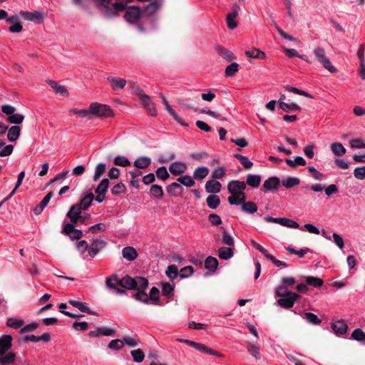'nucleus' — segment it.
I'll use <instances>...</instances> for the list:
<instances>
[{
	"label": "nucleus",
	"instance_id": "nucleus-1",
	"mask_svg": "<svg viewBox=\"0 0 365 365\" xmlns=\"http://www.w3.org/2000/svg\"><path fill=\"white\" fill-rule=\"evenodd\" d=\"M112 277L118 285L124 289L137 290L138 292L140 289H147L148 287V280L143 277L133 278L129 275H125L122 279H119L117 274H113Z\"/></svg>",
	"mask_w": 365,
	"mask_h": 365
},
{
	"label": "nucleus",
	"instance_id": "nucleus-2",
	"mask_svg": "<svg viewBox=\"0 0 365 365\" xmlns=\"http://www.w3.org/2000/svg\"><path fill=\"white\" fill-rule=\"evenodd\" d=\"M98 7L102 8L104 14L107 17H113L118 16V13L124 11L126 8V4L122 1H116L109 5L111 0H95ZM133 0H127L128 2H131Z\"/></svg>",
	"mask_w": 365,
	"mask_h": 365
},
{
	"label": "nucleus",
	"instance_id": "nucleus-3",
	"mask_svg": "<svg viewBox=\"0 0 365 365\" xmlns=\"http://www.w3.org/2000/svg\"><path fill=\"white\" fill-rule=\"evenodd\" d=\"M146 289H140L133 294V297L137 301L144 304H149L150 301L153 302V304H158L160 299V291L156 287H153L150 291L149 295L145 292Z\"/></svg>",
	"mask_w": 365,
	"mask_h": 365
},
{
	"label": "nucleus",
	"instance_id": "nucleus-4",
	"mask_svg": "<svg viewBox=\"0 0 365 365\" xmlns=\"http://www.w3.org/2000/svg\"><path fill=\"white\" fill-rule=\"evenodd\" d=\"M314 54L317 60L331 73H336V68L331 64L329 59L325 56L324 48L317 47L314 49Z\"/></svg>",
	"mask_w": 365,
	"mask_h": 365
},
{
	"label": "nucleus",
	"instance_id": "nucleus-5",
	"mask_svg": "<svg viewBox=\"0 0 365 365\" xmlns=\"http://www.w3.org/2000/svg\"><path fill=\"white\" fill-rule=\"evenodd\" d=\"M89 108L91 110V115H95L98 117L105 118H108L113 115V110L107 105L93 103L90 105Z\"/></svg>",
	"mask_w": 365,
	"mask_h": 365
},
{
	"label": "nucleus",
	"instance_id": "nucleus-6",
	"mask_svg": "<svg viewBox=\"0 0 365 365\" xmlns=\"http://www.w3.org/2000/svg\"><path fill=\"white\" fill-rule=\"evenodd\" d=\"M301 298L299 294L295 292H289L288 295L284 297H279V299L277 301L279 306L284 309H290L293 307L295 302Z\"/></svg>",
	"mask_w": 365,
	"mask_h": 365
},
{
	"label": "nucleus",
	"instance_id": "nucleus-7",
	"mask_svg": "<svg viewBox=\"0 0 365 365\" xmlns=\"http://www.w3.org/2000/svg\"><path fill=\"white\" fill-rule=\"evenodd\" d=\"M124 15L125 19L131 24L136 23L141 17L142 11L138 6H127Z\"/></svg>",
	"mask_w": 365,
	"mask_h": 365
},
{
	"label": "nucleus",
	"instance_id": "nucleus-8",
	"mask_svg": "<svg viewBox=\"0 0 365 365\" xmlns=\"http://www.w3.org/2000/svg\"><path fill=\"white\" fill-rule=\"evenodd\" d=\"M264 220L267 222L278 223L287 227L299 228V225L297 222L285 217L275 218L270 216H266L264 217Z\"/></svg>",
	"mask_w": 365,
	"mask_h": 365
},
{
	"label": "nucleus",
	"instance_id": "nucleus-9",
	"mask_svg": "<svg viewBox=\"0 0 365 365\" xmlns=\"http://www.w3.org/2000/svg\"><path fill=\"white\" fill-rule=\"evenodd\" d=\"M281 184L280 179L277 177L273 176L270 177L266 180H264L262 187V191H272L277 190Z\"/></svg>",
	"mask_w": 365,
	"mask_h": 365
},
{
	"label": "nucleus",
	"instance_id": "nucleus-10",
	"mask_svg": "<svg viewBox=\"0 0 365 365\" xmlns=\"http://www.w3.org/2000/svg\"><path fill=\"white\" fill-rule=\"evenodd\" d=\"M240 10L239 5L237 4H233L232 5V11L229 13L227 15L226 21L227 24L229 29H235L237 26V24L235 21L237 16L238 15V12Z\"/></svg>",
	"mask_w": 365,
	"mask_h": 365
},
{
	"label": "nucleus",
	"instance_id": "nucleus-11",
	"mask_svg": "<svg viewBox=\"0 0 365 365\" xmlns=\"http://www.w3.org/2000/svg\"><path fill=\"white\" fill-rule=\"evenodd\" d=\"M160 98L162 100V103L165 106L166 110L170 113V115L175 119V121H177L178 123L183 126H188V124L186 123L180 116L178 115V114L175 113V111L172 108L170 105L169 104L168 101L165 98V97L161 93Z\"/></svg>",
	"mask_w": 365,
	"mask_h": 365
},
{
	"label": "nucleus",
	"instance_id": "nucleus-12",
	"mask_svg": "<svg viewBox=\"0 0 365 365\" xmlns=\"http://www.w3.org/2000/svg\"><path fill=\"white\" fill-rule=\"evenodd\" d=\"M246 188V183L240 180H232L227 185V190L231 195H237L239 191Z\"/></svg>",
	"mask_w": 365,
	"mask_h": 365
},
{
	"label": "nucleus",
	"instance_id": "nucleus-13",
	"mask_svg": "<svg viewBox=\"0 0 365 365\" xmlns=\"http://www.w3.org/2000/svg\"><path fill=\"white\" fill-rule=\"evenodd\" d=\"M187 169V166L185 163L175 161L172 163L169 167L170 172L174 175H180L184 173Z\"/></svg>",
	"mask_w": 365,
	"mask_h": 365
},
{
	"label": "nucleus",
	"instance_id": "nucleus-14",
	"mask_svg": "<svg viewBox=\"0 0 365 365\" xmlns=\"http://www.w3.org/2000/svg\"><path fill=\"white\" fill-rule=\"evenodd\" d=\"M12 336L11 335L5 334L0 337V355H3L12 346Z\"/></svg>",
	"mask_w": 365,
	"mask_h": 365
},
{
	"label": "nucleus",
	"instance_id": "nucleus-15",
	"mask_svg": "<svg viewBox=\"0 0 365 365\" xmlns=\"http://www.w3.org/2000/svg\"><path fill=\"white\" fill-rule=\"evenodd\" d=\"M106 242L102 240H93L91 247L88 249V254L91 257H95L101 250L105 247Z\"/></svg>",
	"mask_w": 365,
	"mask_h": 365
},
{
	"label": "nucleus",
	"instance_id": "nucleus-16",
	"mask_svg": "<svg viewBox=\"0 0 365 365\" xmlns=\"http://www.w3.org/2000/svg\"><path fill=\"white\" fill-rule=\"evenodd\" d=\"M21 16L26 20L35 21H43L44 19V15L42 12L40 11H21Z\"/></svg>",
	"mask_w": 365,
	"mask_h": 365
},
{
	"label": "nucleus",
	"instance_id": "nucleus-17",
	"mask_svg": "<svg viewBox=\"0 0 365 365\" xmlns=\"http://www.w3.org/2000/svg\"><path fill=\"white\" fill-rule=\"evenodd\" d=\"M221 183L215 180L207 181L205 188L207 193H218L221 190Z\"/></svg>",
	"mask_w": 365,
	"mask_h": 365
},
{
	"label": "nucleus",
	"instance_id": "nucleus-18",
	"mask_svg": "<svg viewBox=\"0 0 365 365\" xmlns=\"http://www.w3.org/2000/svg\"><path fill=\"white\" fill-rule=\"evenodd\" d=\"M107 80L110 83L111 88L114 91H119V90L123 89L126 84V81L125 79L120 78H115L113 76H108L107 78Z\"/></svg>",
	"mask_w": 365,
	"mask_h": 365
},
{
	"label": "nucleus",
	"instance_id": "nucleus-19",
	"mask_svg": "<svg viewBox=\"0 0 365 365\" xmlns=\"http://www.w3.org/2000/svg\"><path fill=\"white\" fill-rule=\"evenodd\" d=\"M93 200V193L88 192L86 194L77 204L83 210V211H86L89 208Z\"/></svg>",
	"mask_w": 365,
	"mask_h": 365
},
{
	"label": "nucleus",
	"instance_id": "nucleus-20",
	"mask_svg": "<svg viewBox=\"0 0 365 365\" xmlns=\"http://www.w3.org/2000/svg\"><path fill=\"white\" fill-rule=\"evenodd\" d=\"M331 328L336 334H344L346 332L348 327L344 320H338L332 323Z\"/></svg>",
	"mask_w": 365,
	"mask_h": 365
},
{
	"label": "nucleus",
	"instance_id": "nucleus-21",
	"mask_svg": "<svg viewBox=\"0 0 365 365\" xmlns=\"http://www.w3.org/2000/svg\"><path fill=\"white\" fill-rule=\"evenodd\" d=\"M166 191L170 195L177 197L181 195L183 187L177 182H173L166 187Z\"/></svg>",
	"mask_w": 365,
	"mask_h": 365
},
{
	"label": "nucleus",
	"instance_id": "nucleus-22",
	"mask_svg": "<svg viewBox=\"0 0 365 365\" xmlns=\"http://www.w3.org/2000/svg\"><path fill=\"white\" fill-rule=\"evenodd\" d=\"M215 48L217 53L227 61H230L235 58V55L230 50H227L220 46H215Z\"/></svg>",
	"mask_w": 365,
	"mask_h": 365
},
{
	"label": "nucleus",
	"instance_id": "nucleus-23",
	"mask_svg": "<svg viewBox=\"0 0 365 365\" xmlns=\"http://www.w3.org/2000/svg\"><path fill=\"white\" fill-rule=\"evenodd\" d=\"M123 257L128 261H133L138 257V252L133 247H125L122 250Z\"/></svg>",
	"mask_w": 365,
	"mask_h": 365
},
{
	"label": "nucleus",
	"instance_id": "nucleus-24",
	"mask_svg": "<svg viewBox=\"0 0 365 365\" xmlns=\"http://www.w3.org/2000/svg\"><path fill=\"white\" fill-rule=\"evenodd\" d=\"M134 91L138 96L144 108L148 106H151L153 102L151 101L150 98L146 95L141 88L136 87L134 88Z\"/></svg>",
	"mask_w": 365,
	"mask_h": 365
},
{
	"label": "nucleus",
	"instance_id": "nucleus-25",
	"mask_svg": "<svg viewBox=\"0 0 365 365\" xmlns=\"http://www.w3.org/2000/svg\"><path fill=\"white\" fill-rule=\"evenodd\" d=\"M151 164V159L149 157L143 156L137 158L133 165L138 169H145Z\"/></svg>",
	"mask_w": 365,
	"mask_h": 365
},
{
	"label": "nucleus",
	"instance_id": "nucleus-26",
	"mask_svg": "<svg viewBox=\"0 0 365 365\" xmlns=\"http://www.w3.org/2000/svg\"><path fill=\"white\" fill-rule=\"evenodd\" d=\"M234 255L233 250L228 247H221L218 250V257L225 260L232 258Z\"/></svg>",
	"mask_w": 365,
	"mask_h": 365
},
{
	"label": "nucleus",
	"instance_id": "nucleus-27",
	"mask_svg": "<svg viewBox=\"0 0 365 365\" xmlns=\"http://www.w3.org/2000/svg\"><path fill=\"white\" fill-rule=\"evenodd\" d=\"M209 174V169L205 166L197 167L194 173L193 178L197 180H200L205 178Z\"/></svg>",
	"mask_w": 365,
	"mask_h": 365
},
{
	"label": "nucleus",
	"instance_id": "nucleus-28",
	"mask_svg": "<svg viewBox=\"0 0 365 365\" xmlns=\"http://www.w3.org/2000/svg\"><path fill=\"white\" fill-rule=\"evenodd\" d=\"M195 349L200 351L204 352L207 354L215 355V356H217L220 357H223V354H222L221 353L218 352L217 351H216L215 349L209 348L208 346H207L202 344H200V343H197Z\"/></svg>",
	"mask_w": 365,
	"mask_h": 365
},
{
	"label": "nucleus",
	"instance_id": "nucleus-29",
	"mask_svg": "<svg viewBox=\"0 0 365 365\" xmlns=\"http://www.w3.org/2000/svg\"><path fill=\"white\" fill-rule=\"evenodd\" d=\"M68 303L71 305H72L73 307L78 309L82 312H85V313H87L89 314H96V313L92 312L88 307H86L84 303H83L81 302L73 300V299H70L68 301Z\"/></svg>",
	"mask_w": 365,
	"mask_h": 365
},
{
	"label": "nucleus",
	"instance_id": "nucleus-30",
	"mask_svg": "<svg viewBox=\"0 0 365 365\" xmlns=\"http://www.w3.org/2000/svg\"><path fill=\"white\" fill-rule=\"evenodd\" d=\"M21 128L18 125H14L9 129L7 138L10 142L16 141L20 135Z\"/></svg>",
	"mask_w": 365,
	"mask_h": 365
},
{
	"label": "nucleus",
	"instance_id": "nucleus-31",
	"mask_svg": "<svg viewBox=\"0 0 365 365\" xmlns=\"http://www.w3.org/2000/svg\"><path fill=\"white\" fill-rule=\"evenodd\" d=\"M46 82L56 93H59L61 96L68 94V91L65 86L58 85L56 81L52 80H48Z\"/></svg>",
	"mask_w": 365,
	"mask_h": 365
},
{
	"label": "nucleus",
	"instance_id": "nucleus-32",
	"mask_svg": "<svg viewBox=\"0 0 365 365\" xmlns=\"http://www.w3.org/2000/svg\"><path fill=\"white\" fill-rule=\"evenodd\" d=\"M261 182V176L258 175L249 174L247 176L246 185L252 187H257Z\"/></svg>",
	"mask_w": 365,
	"mask_h": 365
},
{
	"label": "nucleus",
	"instance_id": "nucleus-33",
	"mask_svg": "<svg viewBox=\"0 0 365 365\" xmlns=\"http://www.w3.org/2000/svg\"><path fill=\"white\" fill-rule=\"evenodd\" d=\"M218 266V260L214 257L209 256L205 261V267L211 271L214 272L217 269Z\"/></svg>",
	"mask_w": 365,
	"mask_h": 365
},
{
	"label": "nucleus",
	"instance_id": "nucleus-34",
	"mask_svg": "<svg viewBox=\"0 0 365 365\" xmlns=\"http://www.w3.org/2000/svg\"><path fill=\"white\" fill-rule=\"evenodd\" d=\"M331 150L336 156H342L346 153V149L340 143H333L330 146Z\"/></svg>",
	"mask_w": 365,
	"mask_h": 365
},
{
	"label": "nucleus",
	"instance_id": "nucleus-35",
	"mask_svg": "<svg viewBox=\"0 0 365 365\" xmlns=\"http://www.w3.org/2000/svg\"><path fill=\"white\" fill-rule=\"evenodd\" d=\"M206 202L207 206L211 209H216L220 204V199L216 195H210L207 199Z\"/></svg>",
	"mask_w": 365,
	"mask_h": 365
},
{
	"label": "nucleus",
	"instance_id": "nucleus-36",
	"mask_svg": "<svg viewBox=\"0 0 365 365\" xmlns=\"http://www.w3.org/2000/svg\"><path fill=\"white\" fill-rule=\"evenodd\" d=\"M300 180L296 177H288L286 179L282 180V184L287 189L292 188L299 184Z\"/></svg>",
	"mask_w": 365,
	"mask_h": 365
},
{
	"label": "nucleus",
	"instance_id": "nucleus-37",
	"mask_svg": "<svg viewBox=\"0 0 365 365\" xmlns=\"http://www.w3.org/2000/svg\"><path fill=\"white\" fill-rule=\"evenodd\" d=\"M279 108L284 112H289L291 110L300 111L302 109L301 107L295 103L289 104L284 101H280Z\"/></svg>",
	"mask_w": 365,
	"mask_h": 365
},
{
	"label": "nucleus",
	"instance_id": "nucleus-38",
	"mask_svg": "<svg viewBox=\"0 0 365 365\" xmlns=\"http://www.w3.org/2000/svg\"><path fill=\"white\" fill-rule=\"evenodd\" d=\"M109 180L108 178L103 179L101 182L98 184L97 187L95 190V192L96 194H104L106 195L108 192V188L109 185Z\"/></svg>",
	"mask_w": 365,
	"mask_h": 365
},
{
	"label": "nucleus",
	"instance_id": "nucleus-39",
	"mask_svg": "<svg viewBox=\"0 0 365 365\" xmlns=\"http://www.w3.org/2000/svg\"><path fill=\"white\" fill-rule=\"evenodd\" d=\"M245 55L250 58L263 59L265 58V53L261 50L253 48L251 50L246 51Z\"/></svg>",
	"mask_w": 365,
	"mask_h": 365
},
{
	"label": "nucleus",
	"instance_id": "nucleus-40",
	"mask_svg": "<svg viewBox=\"0 0 365 365\" xmlns=\"http://www.w3.org/2000/svg\"><path fill=\"white\" fill-rule=\"evenodd\" d=\"M222 230V242L223 244L227 245V246H234L235 245V240L234 238L230 235V233L223 227H221Z\"/></svg>",
	"mask_w": 365,
	"mask_h": 365
},
{
	"label": "nucleus",
	"instance_id": "nucleus-41",
	"mask_svg": "<svg viewBox=\"0 0 365 365\" xmlns=\"http://www.w3.org/2000/svg\"><path fill=\"white\" fill-rule=\"evenodd\" d=\"M106 170V165L103 163H98L95 169L93 175V181L98 180L101 176L104 174Z\"/></svg>",
	"mask_w": 365,
	"mask_h": 365
},
{
	"label": "nucleus",
	"instance_id": "nucleus-42",
	"mask_svg": "<svg viewBox=\"0 0 365 365\" xmlns=\"http://www.w3.org/2000/svg\"><path fill=\"white\" fill-rule=\"evenodd\" d=\"M175 285L169 282L162 283V294L163 295L170 297L173 296L174 292Z\"/></svg>",
	"mask_w": 365,
	"mask_h": 365
},
{
	"label": "nucleus",
	"instance_id": "nucleus-43",
	"mask_svg": "<svg viewBox=\"0 0 365 365\" xmlns=\"http://www.w3.org/2000/svg\"><path fill=\"white\" fill-rule=\"evenodd\" d=\"M241 209L245 212L253 214L257 212V206L255 202L249 201L242 204Z\"/></svg>",
	"mask_w": 365,
	"mask_h": 365
},
{
	"label": "nucleus",
	"instance_id": "nucleus-44",
	"mask_svg": "<svg viewBox=\"0 0 365 365\" xmlns=\"http://www.w3.org/2000/svg\"><path fill=\"white\" fill-rule=\"evenodd\" d=\"M82 211H83V210L81 209V207L76 203L70 207V210L68 211L66 216H72L80 218Z\"/></svg>",
	"mask_w": 365,
	"mask_h": 365
},
{
	"label": "nucleus",
	"instance_id": "nucleus-45",
	"mask_svg": "<svg viewBox=\"0 0 365 365\" xmlns=\"http://www.w3.org/2000/svg\"><path fill=\"white\" fill-rule=\"evenodd\" d=\"M306 283L307 285H310L314 287H320L323 285V280L320 278L309 276L306 277Z\"/></svg>",
	"mask_w": 365,
	"mask_h": 365
},
{
	"label": "nucleus",
	"instance_id": "nucleus-46",
	"mask_svg": "<svg viewBox=\"0 0 365 365\" xmlns=\"http://www.w3.org/2000/svg\"><path fill=\"white\" fill-rule=\"evenodd\" d=\"M0 364L5 365L6 364H12L16 359V354L14 352H9L7 354L0 355Z\"/></svg>",
	"mask_w": 365,
	"mask_h": 365
},
{
	"label": "nucleus",
	"instance_id": "nucleus-47",
	"mask_svg": "<svg viewBox=\"0 0 365 365\" xmlns=\"http://www.w3.org/2000/svg\"><path fill=\"white\" fill-rule=\"evenodd\" d=\"M150 195L156 198H162L163 197V190L160 185H153L150 188Z\"/></svg>",
	"mask_w": 365,
	"mask_h": 365
},
{
	"label": "nucleus",
	"instance_id": "nucleus-48",
	"mask_svg": "<svg viewBox=\"0 0 365 365\" xmlns=\"http://www.w3.org/2000/svg\"><path fill=\"white\" fill-rule=\"evenodd\" d=\"M351 338L357 341L365 344V333L360 328L355 329L351 333Z\"/></svg>",
	"mask_w": 365,
	"mask_h": 365
},
{
	"label": "nucleus",
	"instance_id": "nucleus-49",
	"mask_svg": "<svg viewBox=\"0 0 365 365\" xmlns=\"http://www.w3.org/2000/svg\"><path fill=\"white\" fill-rule=\"evenodd\" d=\"M159 8L160 4L157 1H153L145 7L144 11L148 15H153L159 9Z\"/></svg>",
	"mask_w": 365,
	"mask_h": 365
},
{
	"label": "nucleus",
	"instance_id": "nucleus-50",
	"mask_svg": "<svg viewBox=\"0 0 365 365\" xmlns=\"http://www.w3.org/2000/svg\"><path fill=\"white\" fill-rule=\"evenodd\" d=\"M24 322L23 319H18L13 317H10L7 319L6 326L14 329H18L21 327L24 324Z\"/></svg>",
	"mask_w": 365,
	"mask_h": 365
},
{
	"label": "nucleus",
	"instance_id": "nucleus-51",
	"mask_svg": "<svg viewBox=\"0 0 365 365\" xmlns=\"http://www.w3.org/2000/svg\"><path fill=\"white\" fill-rule=\"evenodd\" d=\"M24 116L20 113H13L10 116H8L6 120L12 124H20L23 122Z\"/></svg>",
	"mask_w": 365,
	"mask_h": 365
},
{
	"label": "nucleus",
	"instance_id": "nucleus-52",
	"mask_svg": "<svg viewBox=\"0 0 365 365\" xmlns=\"http://www.w3.org/2000/svg\"><path fill=\"white\" fill-rule=\"evenodd\" d=\"M234 157L237 158L245 169H250L253 163L245 156L240 154H235Z\"/></svg>",
	"mask_w": 365,
	"mask_h": 365
},
{
	"label": "nucleus",
	"instance_id": "nucleus-53",
	"mask_svg": "<svg viewBox=\"0 0 365 365\" xmlns=\"http://www.w3.org/2000/svg\"><path fill=\"white\" fill-rule=\"evenodd\" d=\"M238 63H232L228 65L225 71V76L231 77L234 76L238 71Z\"/></svg>",
	"mask_w": 365,
	"mask_h": 365
},
{
	"label": "nucleus",
	"instance_id": "nucleus-54",
	"mask_svg": "<svg viewBox=\"0 0 365 365\" xmlns=\"http://www.w3.org/2000/svg\"><path fill=\"white\" fill-rule=\"evenodd\" d=\"M304 319L314 325H318L322 322L316 314L311 312H305L304 314Z\"/></svg>",
	"mask_w": 365,
	"mask_h": 365
},
{
	"label": "nucleus",
	"instance_id": "nucleus-55",
	"mask_svg": "<svg viewBox=\"0 0 365 365\" xmlns=\"http://www.w3.org/2000/svg\"><path fill=\"white\" fill-rule=\"evenodd\" d=\"M130 354L135 362L140 363L144 360L145 355L143 350L140 349L131 351Z\"/></svg>",
	"mask_w": 365,
	"mask_h": 365
},
{
	"label": "nucleus",
	"instance_id": "nucleus-56",
	"mask_svg": "<svg viewBox=\"0 0 365 365\" xmlns=\"http://www.w3.org/2000/svg\"><path fill=\"white\" fill-rule=\"evenodd\" d=\"M113 163L115 165L127 167L130 165V160L125 156L118 155L114 158Z\"/></svg>",
	"mask_w": 365,
	"mask_h": 365
},
{
	"label": "nucleus",
	"instance_id": "nucleus-57",
	"mask_svg": "<svg viewBox=\"0 0 365 365\" xmlns=\"http://www.w3.org/2000/svg\"><path fill=\"white\" fill-rule=\"evenodd\" d=\"M247 350L252 356L259 359V347L256 344L249 343Z\"/></svg>",
	"mask_w": 365,
	"mask_h": 365
},
{
	"label": "nucleus",
	"instance_id": "nucleus-58",
	"mask_svg": "<svg viewBox=\"0 0 365 365\" xmlns=\"http://www.w3.org/2000/svg\"><path fill=\"white\" fill-rule=\"evenodd\" d=\"M126 191V187L123 182H118L111 189V192L114 195H118L121 193H124Z\"/></svg>",
	"mask_w": 365,
	"mask_h": 365
},
{
	"label": "nucleus",
	"instance_id": "nucleus-59",
	"mask_svg": "<svg viewBox=\"0 0 365 365\" xmlns=\"http://www.w3.org/2000/svg\"><path fill=\"white\" fill-rule=\"evenodd\" d=\"M166 275L170 279H173L178 275V269L176 265L172 264L168 267L166 270Z\"/></svg>",
	"mask_w": 365,
	"mask_h": 365
},
{
	"label": "nucleus",
	"instance_id": "nucleus-60",
	"mask_svg": "<svg viewBox=\"0 0 365 365\" xmlns=\"http://www.w3.org/2000/svg\"><path fill=\"white\" fill-rule=\"evenodd\" d=\"M155 173L156 176L163 180H165L170 177L167 168L165 166H162L158 168Z\"/></svg>",
	"mask_w": 365,
	"mask_h": 365
},
{
	"label": "nucleus",
	"instance_id": "nucleus-61",
	"mask_svg": "<svg viewBox=\"0 0 365 365\" xmlns=\"http://www.w3.org/2000/svg\"><path fill=\"white\" fill-rule=\"evenodd\" d=\"M123 346L124 345H123V340L113 339L109 342L108 347L110 349H113V350H120V349H122L123 347Z\"/></svg>",
	"mask_w": 365,
	"mask_h": 365
},
{
	"label": "nucleus",
	"instance_id": "nucleus-62",
	"mask_svg": "<svg viewBox=\"0 0 365 365\" xmlns=\"http://www.w3.org/2000/svg\"><path fill=\"white\" fill-rule=\"evenodd\" d=\"M292 292L288 290V287L284 284H282L280 286H278L275 289V294L277 297H284V295H288V293Z\"/></svg>",
	"mask_w": 365,
	"mask_h": 365
},
{
	"label": "nucleus",
	"instance_id": "nucleus-63",
	"mask_svg": "<svg viewBox=\"0 0 365 365\" xmlns=\"http://www.w3.org/2000/svg\"><path fill=\"white\" fill-rule=\"evenodd\" d=\"M225 170L224 167H218L213 170V172L212 173V177L213 180L221 179L225 176Z\"/></svg>",
	"mask_w": 365,
	"mask_h": 365
},
{
	"label": "nucleus",
	"instance_id": "nucleus-64",
	"mask_svg": "<svg viewBox=\"0 0 365 365\" xmlns=\"http://www.w3.org/2000/svg\"><path fill=\"white\" fill-rule=\"evenodd\" d=\"M354 175L358 180L365 179V166L356 168L354 170Z\"/></svg>",
	"mask_w": 365,
	"mask_h": 365
}]
</instances>
